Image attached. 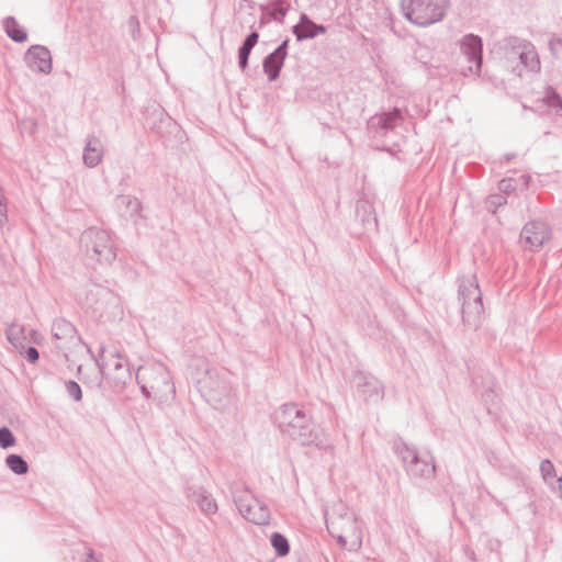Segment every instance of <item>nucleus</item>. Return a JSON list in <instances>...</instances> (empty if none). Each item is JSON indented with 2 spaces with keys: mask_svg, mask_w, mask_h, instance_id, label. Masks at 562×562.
<instances>
[{
  "mask_svg": "<svg viewBox=\"0 0 562 562\" xmlns=\"http://www.w3.org/2000/svg\"><path fill=\"white\" fill-rule=\"evenodd\" d=\"M274 422L283 435L303 446L328 447L323 429L312 420L303 408L294 403L280 406L274 413Z\"/></svg>",
  "mask_w": 562,
  "mask_h": 562,
  "instance_id": "nucleus-1",
  "label": "nucleus"
},
{
  "mask_svg": "<svg viewBox=\"0 0 562 562\" xmlns=\"http://www.w3.org/2000/svg\"><path fill=\"white\" fill-rule=\"evenodd\" d=\"M136 381L145 398H153L159 405L169 403L176 396L171 373L162 362L140 366L136 372Z\"/></svg>",
  "mask_w": 562,
  "mask_h": 562,
  "instance_id": "nucleus-2",
  "label": "nucleus"
},
{
  "mask_svg": "<svg viewBox=\"0 0 562 562\" xmlns=\"http://www.w3.org/2000/svg\"><path fill=\"white\" fill-rule=\"evenodd\" d=\"M196 387L201 396L217 411H226L235 404V394L225 371L205 368L196 380Z\"/></svg>",
  "mask_w": 562,
  "mask_h": 562,
  "instance_id": "nucleus-3",
  "label": "nucleus"
},
{
  "mask_svg": "<svg viewBox=\"0 0 562 562\" xmlns=\"http://www.w3.org/2000/svg\"><path fill=\"white\" fill-rule=\"evenodd\" d=\"M80 251L87 259L110 265L116 258V245L111 234L103 228L89 227L79 238Z\"/></svg>",
  "mask_w": 562,
  "mask_h": 562,
  "instance_id": "nucleus-4",
  "label": "nucleus"
},
{
  "mask_svg": "<svg viewBox=\"0 0 562 562\" xmlns=\"http://www.w3.org/2000/svg\"><path fill=\"white\" fill-rule=\"evenodd\" d=\"M403 16L412 24L428 27L445 19L449 0H401Z\"/></svg>",
  "mask_w": 562,
  "mask_h": 562,
  "instance_id": "nucleus-5",
  "label": "nucleus"
},
{
  "mask_svg": "<svg viewBox=\"0 0 562 562\" xmlns=\"http://www.w3.org/2000/svg\"><path fill=\"white\" fill-rule=\"evenodd\" d=\"M79 304L95 317H103L119 307L117 295L109 288L89 282L77 293Z\"/></svg>",
  "mask_w": 562,
  "mask_h": 562,
  "instance_id": "nucleus-6",
  "label": "nucleus"
},
{
  "mask_svg": "<svg viewBox=\"0 0 562 562\" xmlns=\"http://www.w3.org/2000/svg\"><path fill=\"white\" fill-rule=\"evenodd\" d=\"M395 452L411 479L429 480L435 476L436 464L429 452L420 453L415 447H411L402 440L395 443Z\"/></svg>",
  "mask_w": 562,
  "mask_h": 562,
  "instance_id": "nucleus-7",
  "label": "nucleus"
},
{
  "mask_svg": "<svg viewBox=\"0 0 562 562\" xmlns=\"http://www.w3.org/2000/svg\"><path fill=\"white\" fill-rule=\"evenodd\" d=\"M458 296L462 303L463 324L469 327L477 328L484 314V306L482 292L474 277L471 279H460Z\"/></svg>",
  "mask_w": 562,
  "mask_h": 562,
  "instance_id": "nucleus-8",
  "label": "nucleus"
},
{
  "mask_svg": "<svg viewBox=\"0 0 562 562\" xmlns=\"http://www.w3.org/2000/svg\"><path fill=\"white\" fill-rule=\"evenodd\" d=\"M232 494L236 508L246 520L260 526L270 522V509L248 487L235 488L232 491Z\"/></svg>",
  "mask_w": 562,
  "mask_h": 562,
  "instance_id": "nucleus-9",
  "label": "nucleus"
},
{
  "mask_svg": "<svg viewBox=\"0 0 562 562\" xmlns=\"http://www.w3.org/2000/svg\"><path fill=\"white\" fill-rule=\"evenodd\" d=\"M328 531L344 548L347 547L348 542H350L352 549L361 546L362 532L356 514H348L344 522L329 527Z\"/></svg>",
  "mask_w": 562,
  "mask_h": 562,
  "instance_id": "nucleus-10",
  "label": "nucleus"
},
{
  "mask_svg": "<svg viewBox=\"0 0 562 562\" xmlns=\"http://www.w3.org/2000/svg\"><path fill=\"white\" fill-rule=\"evenodd\" d=\"M105 347L101 346L99 349V358L97 360L100 370L106 366L111 372V379L114 381L115 386H123L131 380V371L127 361L121 356L120 352L115 351L110 353V358L105 359Z\"/></svg>",
  "mask_w": 562,
  "mask_h": 562,
  "instance_id": "nucleus-11",
  "label": "nucleus"
},
{
  "mask_svg": "<svg viewBox=\"0 0 562 562\" xmlns=\"http://www.w3.org/2000/svg\"><path fill=\"white\" fill-rule=\"evenodd\" d=\"M351 384L368 403H379L384 396L382 383L370 373L356 371L352 375Z\"/></svg>",
  "mask_w": 562,
  "mask_h": 562,
  "instance_id": "nucleus-12",
  "label": "nucleus"
},
{
  "mask_svg": "<svg viewBox=\"0 0 562 562\" xmlns=\"http://www.w3.org/2000/svg\"><path fill=\"white\" fill-rule=\"evenodd\" d=\"M551 237V229L542 221H530L520 232L519 240L525 249L537 250Z\"/></svg>",
  "mask_w": 562,
  "mask_h": 562,
  "instance_id": "nucleus-13",
  "label": "nucleus"
},
{
  "mask_svg": "<svg viewBox=\"0 0 562 562\" xmlns=\"http://www.w3.org/2000/svg\"><path fill=\"white\" fill-rule=\"evenodd\" d=\"M507 44L514 49H518V57L520 64L530 72L539 74L541 70V63L535 45L519 37L510 36L507 38Z\"/></svg>",
  "mask_w": 562,
  "mask_h": 562,
  "instance_id": "nucleus-14",
  "label": "nucleus"
},
{
  "mask_svg": "<svg viewBox=\"0 0 562 562\" xmlns=\"http://www.w3.org/2000/svg\"><path fill=\"white\" fill-rule=\"evenodd\" d=\"M290 38H285L281 44L262 60V69L269 81H274L280 77L282 67L288 56Z\"/></svg>",
  "mask_w": 562,
  "mask_h": 562,
  "instance_id": "nucleus-15",
  "label": "nucleus"
},
{
  "mask_svg": "<svg viewBox=\"0 0 562 562\" xmlns=\"http://www.w3.org/2000/svg\"><path fill=\"white\" fill-rule=\"evenodd\" d=\"M24 60L31 69L48 75L53 69L49 49L43 45H32L24 55Z\"/></svg>",
  "mask_w": 562,
  "mask_h": 562,
  "instance_id": "nucleus-16",
  "label": "nucleus"
},
{
  "mask_svg": "<svg viewBox=\"0 0 562 562\" xmlns=\"http://www.w3.org/2000/svg\"><path fill=\"white\" fill-rule=\"evenodd\" d=\"M460 49L470 63L475 66V74H479L483 64V41L481 36L470 33L460 41Z\"/></svg>",
  "mask_w": 562,
  "mask_h": 562,
  "instance_id": "nucleus-17",
  "label": "nucleus"
},
{
  "mask_svg": "<svg viewBox=\"0 0 562 562\" xmlns=\"http://www.w3.org/2000/svg\"><path fill=\"white\" fill-rule=\"evenodd\" d=\"M473 386L475 392L481 396L485 403L487 412L492 413V408L497 403V394L494 390L495 382L488 372H481L473 376Z\"/></svg>",
  "mask_w": 562,
  "mask_h": 562,
  "instance_id": "nucleus-18",
  "label": "nucleus"
},
{
  "mask_svg": "<svg viewBox=\"0 0 562 562\" xmlns=\"http://www.w3.org/2000/svg\"><path fill=\"white\" fill-rule=\"evenodd\" d=\"M403 120V112L400 108H393L389 112L375 114L368 121L369 130L376 134L384 135L392 131Z\"/></svg>",
  "mask_w": 562,
  "mask_h": 562,
  "instance_id": "nucleus-19",
  "label": "nucleus"
},
{
  "mask_svg": "<svg viewBox=\"0 0 562 562\" xmlns=\"http://www.w3.org/2000/svg\"><path fill=\"white\" fill-rule=\"evenodd\" d=\"M292 33L297 42H303L315 38L319 34H325L326 27L312 21L306 13H302L299 23L292 26Z\"/></svg>",
  "mask_w": 562,
  "mask_h": 562,
  "instance_id": "nucleus-20",
  "label": "nucleus"
},
{
  "mask_svg": "<svg viewBox=\"0 0 562 562\" xmlns=\"http://www.w3.org/2000/svg\"><path fill=\"white\" fill-rule=\"evenodd\" d=\"M188 497L194 502L206 516L214 515L218 509L215 498L203 487L188 488Z\"/></svg>",
  "mask_w": 562,
  "mask_h": 562,
  "instance_id": "nucleus-21",
  "label": "nucleus"
},
{
  "mask_svg": "<svg viewBox=\"0 0 562 562\" xmlns=\"http://www.w3.org/2000/svg\"><path fill=\"white\" fill-rule=\"evenodd\" d=\"M103 153V144L98 137L88 136L86 138V146L83 148L82 160L87 167H97L102 160Z\"/></svg>",
  "mask_w": 562,
  "mask_h": 562,
  "instance_id": "nucleus-22",
  "label": "nucleus"
},
{
  "mask_svg": "<svg viewBox=\"0 0 562 562\" xmlns=\"http://www.w3.org/2000/svg\"><path fill=\"white\" fill-rule=\"evenodd\" d=\"M259 33L252 30L243 41L238 48V67L241 71H245L249 65V56L254 47L258 44Z\"/></svg>",
  "mask_w": 562,
  "mask_h": 562,
  "instance_id": "nucleus-23",
  "label": "nucleus"
},
{
  "mask_svg": "<svg viewBox=\"0 0 562 562\" xmlns=\"http://www.w3.org/2000/svg\"><path fill=\"white\" fill-rule=\"evenodd\" d=\"M52 334L56 340L69 342L76 337L77 329L69 321L57 318L53 322Z\"/></svg>",
  "mask_w": 562,
  "mask_h": 562,
  "instance_id": "nucleus-24",
  "label": "nucleus"
},
{
  "mask_svg": "<svg viewBox=\"0 0 562 562\" xmlns=\"http://www.w3.org/2000/svg\"><path fill=\"white\" fill-rule=\"evenodd\" d=\"M3 29L7 33V35L16 43H23L27 40V32L24 27H22L15 18L13 16H7L4 18L3 22Z\"/></svg>",
  "mask_w": 562,
  "mask_h": 562,
  "instance_id": "nucleus-25",
  "label": "nucleus"
},
{
  "mask_svg": "<svg viewBox=\"0 0 562 562\" xmlns=\"http://www.w3.org/2000/svg\"><path fill=\"white\" fill-rule=\"evenodd\" d=\"M117 201L125 206V213L134 223H137L138 218H143V204L137 198L123 194L117 196Z\"/></svg>",
  "mask_w": 562,
  "mask_h": 562,
  "instance_id": "nucleus-26",
  "label": "nucleus"
},
{
  "mask_svg": "<svg viewBox=\"0 0 562 562\" xmlns=\"http://www.w3.org/2000/svg\"><path fill=\"white\" fill-rule=\"evenodd\" d=\"M348 514H353L349 508L341 502L335 504L330 513L325 514L327 529L331 526H337L344 522Z\"/></svg>",
  "mask_w": 562,
  "mask_h": 562,
  "instance_id": "nucleus-27",
  "label": "nucleus"
},
{
  "mask_svg": "<svg viewBox=\"0 0 562 562\" xmlns=\"http://www.w3.org/2000/svg\"><path fill=\"white\" fill-rule=\"evenodd\" d=\"M5 465L16 475H23L29 472V464L25 459L16 453L8 454Z\"/></svg>",
  "mask_w": 562,
  "mask_h": 562,
  "instance_id": "nucleus-28",
  "label": "nucleus"
},
{
  "mask_svg": "<svg viewBox=\"0 0 562 562\" xmlns=\"http://www.w3.org/2000/svg\"><path fill=\"white\" fill-rule=\"evenodd\" d=\"M270 543L276 551V554L283 558L290 552V543L284 535L281 532H273L270 537Z\"/></svg>",
  "mask_w": 562,
  "mask_h": 562,
  "instance_id": "nucleus-29",
  "label": "nucleus"
},
{
  "mask_svg": "<svg viewBox=\"0 0 562 562\" xmlns=\"http://www.w3.org/2000/svg\"><path fill=\"white\" fill-rule=\"evenodd\" d=\"M542 101L549 106L553 108L557 113L562 111V97L558 93V91L548 86L544 90Z\"/></svg>",
  "mask_w": 562,
  "mask_h": 562,
  "instance_id": "nucleus-30",
  "label": "nucleus"
},
{
  "mask_svg": "<svg viewBox=\"0 0 562 562\" xmlns=\"http://www.w3.org/2000/svg\"><path fill=\"white\" fill-rule=\"evenodd\" d=\"M540 473L543 482L549 486H553V483L558 477L555 474L554 465L549 459H544L541 461Z\"/></svg>",
  "mask_w": 562,
  "mask_h": 562,
  "instance_id": "nucleus-31",
  "label": "nucleus"
},
{
  "mask_svg": "<svg viewBox=\"0 0 562 562\" xmlns=\"http://www.w3.org/2000/svg\"><path fill=\"white\" fill-rule=\"evenodd\" d=\"M16 439L8 427H1L0 428V447L3 449L11 448L15 445Z\"/></svg>",
  "mask_w": 562,
  "mask_h": 562,
  "instance_id": "nucleus-32",
  "label": "nucleus"
},
{
  "mask_svg": "<svg viewBox=\"0 0 562 562\" xmlns=\"http://www.w3.org/2000/svg\"><path fill=\"white\" fill-rule=\"evenodd\" d=\"M289 10V5H285L283 1L278 0L273 2L272 10L270 12L271 18L274 21L282 22L284 16L286 15Z\"/></svg>",
  "mask_w": 562,
  "mask_h": 562,
  "instance_id": "nucleus-33",
  "label": "nucleus"
},
{
  "mask_svg": "<svg viewBox=\"0 0 562 562\" xmlns=\"http://www.w3.org/2000/svg\"><path fill=\"white\" fill-rule=\"evenodd\" d=\"M65 386L68 396L71 397L75 402H80L82 400V390L76 381H67Z\"/></svg>",
  "mask_w": 562,
  "mask_h": 562,
  "instance_id": "nucleus-34",
  "label": "nucleus"
},
{
  "mask_svg": "<svg viewBox=\"0 0 562 562\" xmlns=\"http://www.w3.org/2000/svg\"><path fill=\"white\" fill-rule=\"evenodd\" d=\"M507 203V200L502 194H492L487 199V206L493 207V212H495L496 209L505 205Z\"/></svg>",
  "mask_w": 562,
  "mask_h": 562,
  "instance_id": "nucleus-35",
  "label": "nucleus"
},
{
  "mask_svg": "<svg viewBox=\"0 0 562 562\" xmlns=\"http://www.w3.org/2000/svg\"><path fill=\"white\" fill-rule=\"evenodd\" d=\"M24 358L32 364L36 363L40 359V352L38 350L33 347L29 346L24 351Z\"/></svg>",
  "mask_w": 562,
  "mask_h": 562,
  "instance_id": "nucleus-36",
  "label": "nucleus"
},
{
  "mask_svg": "<svg viewBox=\"0 0 562 562\" xmlns=\"http://www.w3.org/2000/svg\"><path fill=\"white\" fill-rule=\"evenodd\" d=\"M498 189L501 192H504V193H510V192L515 191L516 188L514 186V179H512V178L502 179L498 182Z\"/></svg>",
  "mask_w": 562,
  "mask_h": 562,
  "instance_id": "nucleus-37",
  "label": "nucleus"
},
{
  "mask_svg": "<svg viewBox=\"0 0 562 562\" xmlns=\"http://www.w3.org/2000/svg\"><path fill=\"white\" fill-rule=\"evenodd\" d=\"M7 203L4 199L3 189L0 186V226L3 225V223L7 221Z\"/></svg>",
  "mask_w": 562,
  "mask_h": 562,
  "instance_id": "nucleus-38",
  "label": "nucleus"
},
{
  "mask_svg": "<svg viewBox=\"0 0 562 562\" xmlns=\"http://www.w3.org/2000/svg\"><path fill=\"white\" fill-rule=\"evenodd\" d=\"M549 49L553 55H555L559 50L562 49V38L553 37L549 42Z\"/></svg>",
  "mask_w": 562,
  "mask_h": 562,
  "instance_id": "nucleus-39",
  "label": "nucleus"
},
{
  "mask_svg": "<svg viewBox=\"0 0 562 562\" xmlns=\"http://www.w3.org/2000/svg\"><path fill=\"white\" fill-rule=\"evenodd\" d=\"M553 492L558 493V495L562 498V475L555 480L553 486H550Z\"/></svg>",
  "mask_w": 562,
  "mask_h": 562,
  "instance_id": "nucleus-40",
  "label": "nucleus"
},
{
  "mask_svg": "<svg viewBox=\"0 0 562 562\" xmlns=\"http://www.w3.org/2000/svg\"><path fill=\"white\" fill-rule=\"evenodd\" d=\"M367 207H370L367 202H359L357 205V212H359L361 209L367 211Z\"/></svg>",
  "mask_w": 562,
  "mask_h": 562,
  "instance_id": "nucleus-41",
  "label": "nucleus"
},
{
  "mask_svg": "<svg viewBox=\"0 0 562 562\" xmlns=\"http://www.w3.org/2000/svg\"><path fill=\"white\" fill-rule=\"evenodd\" d=\"M87 562H98L94 557H93V552L91 551L88 555V559H87Z\"/></svg>",
  "mask_w": 562,
  "mask_h": 562,
  "instance_id": "nucleus-42",
  "label": "nucleus"
},
{
  "mask_svg": "<svg viewBox=\"0 0 562 562\" xmlns=\"http://www.w3.org/2000/svg\"><path fill=\"white\" fill-rule=\"evenodd\" d=\"M514 157H515V154H506V155L504 156V158H505V160H506V161L510 160V159H512V158H514Z\"/></svg>",
  "mask_w": 562,
  "mask_h": 562,
  "instance_id": "nucleus-43",
  "label": "nucleus"
},
{
  "mask_svg": "<svg viewBox=\"0 0 562 562\" xmlns=\"http://www.w3.org/2000/svg\"><path fill=\"white\" fill-rule=\"evenodd\" d=\"M267 23V20L265 18H261L259 21V27H262Z\"/></svg>",
  "mask_w": 562,
  "mask_h": 562,
  "instance_id": "nucleus-44",
  "label": "nucleus"
},
{
  "mask_svg": "<svg viewBox=\"0 0 562 562\" xmlns=\"http://www.w3.org/2000/svg\"><path fill=\"white\" fill-rule=\"evenodd\" d=\"M130 22H131L132 24H136V25H138V21H137V19H136L135 16H132V18L130 19Z\"/></svg>",
  "mask_w": 562,
  "mask_h": 562,
  "instance_id": "nucleus-45",
  "label": "nucleus"
},
{
  "mask_svg": "<svg viewBox=\"0 0 562 562\" xmlns=\"http://www.w3.org/2000/svg\"><path fill=\"white\" fill-rule=\"evenodd\" d=\"M371 222H372V224H373L374 226H376V224H378V220H376V217H375V216H373V217H372V221H371Z\"/></svg>",
  "mask_w": 562,
  "mask_h": 562,
  "instance_id": "nucleus-46",
  "label": "nucleus"
},
{
  "mask_svg": "<svg viewBox=\"0 0 562 562\" xmlns=\"http://www.w3.org/2000/svg\"><path fill=\"white\" fill-rule=\"evenodd\" d=\"M158 113H159V115H160V116L166 115V113H165L164 109H160V110L158 111Z\"/></svg>",
  "mask_w": 562,
  "mask_h": 562,
  "instance_id": "nucleus-47",
  "label": "nucleus"
}]
</instances>
